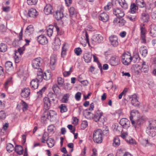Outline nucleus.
I'll return each mask as SVG.
<instances>
[{"mask_svg": "<svg viewBox=\"0 0 156 156\" xmlns=\"http://www.w3.org/2000/svg\"><path fill=\"white\" fill-rule=\"evenodd\" d=\"M14 149L15 151L18 154L21 155L23 154V147L21 146L16 145Z\"/></svg>", "mask_w": 156, "mask_h": 156, "instance_id": "cd10ccee", "label": "nucleus"}, {"mask_svg": "<svg viewBox=\"0 0 156 156\" xmlns=\"http://www.w3.org/2000/svg\"><path fill=\"white\" fill-rule=\"evenodd\" d=\"M38 42L42 45H45L48 43V40L46 36L43 35H41L37 37Z\"/></svg>", "mask_w": 156, "mask_h": 156, "instance_id": "6e6552de", "label": "nucleus"}, {"mask_svg": "<svg viewBox=\"0 0 156 156\" xmlns=\"http://www.w3.org/2000/svg\"><path fill=\"white\" fill-rule=\"evenodd\" d=\"M127 142L133 145L136 144V142L135 140L132 138L129 139V140H127Z\"/></svg>", "mask_w": 156, "mask_h": 156, "instance_id": "69168bd1", "label": "nucleus"}, {"mask_svg": "<svg viewBox=\"0 0 156 156\" xmlns=\"http://www.w3.org/2000/svg\"><path fill=\"white\" fill-rule=\"evenodd\" d=\"M5 66L7 70H9L10 69L12 68V64L10 61H7L5 63Z\"/></svg>", "mask_w": 156, "mask_h": 156, "instance_id": "c03bdc74", "label": "nucleus"}, {"mask_svg": "<svg viewBox=\"0 0 156 156\" xmlns=\"http://www.w3.org/2000/svg\"><path fill=\"white\" fill-rule=\"evenodd\" d=\"M136 2L137 5L140 8L144 7L146 5L144 0H136Z\"/></svg>", "mask_w": 156, "mask_h": 156, "instance_id": "72a5a7b5", "label": "nucleus"}, {"mask_svg": "<svg viewBox=\"0 0 156 156\" xmlns=\"http://www.w3.org/2000/svg\"><path fill=\"white\" fill-rule=\"evenodd\" d=\"M103 113L101 111L99 110L95 112L94 116L93 117L94 121L96 122L99 121Z\"/></svg>", "mask_w": 156, "mask_h": 156, "instance_id": "4468645a", "label": "nucleus"}, {"mask_svg": "<svg viewBox=\"0 0 156 156\" xmlns=\"http://www.w3.org/2000/svg\"><path fill=\"white\" fill-rule=\"evenodd\" d=\"M55 18L57 20H59L63 17L62 10L60 9L57 10L54 15Z\"/></svg>", "mask_w": 156, "mask_h": 156, "instance_id": "a211bd4d", "label": "nucleus"}, {"mask_svg": "<svg viewBox=\"0 0 156 156\" xmlns=\"http://www.w3.org/2000/svg\"><path fill=\"white\" fill-rule=\"evenodd\" d=\"M57 82L58 84L59 87H62L64 83V80L62 77H58Z\"/></svg>", "mask_w": 156, "mask_h": 156, "instance_id": "de8ad7c7", "label": "nucleus"}, {"mask_svg": "<svg viewBox=\"0 0 156 156\" xmlns=\"http://www.w3.org/2000/svg\"><path fill=\"white\" fill-rule=\"evenodd\" d=\"M119 123L124 128L127 129L129 126V122L126 118L121 119Z\"/></svg>", "mask_w": 156, "mask_h": 156, "instance_id": "9d476101", "label": "nucleus"}, {"mask_svg": "<svg viewBox=\"0 0 156 156\" xmlns=\"http://www.w3.org/2000/svg\"><path fill=\"white\" fill-rule=\"evenodd\" d=\"M51 77V75L49 73H44L43 74V79L45 80H49Z\"/></svg>", "mask_w": 156, "mask_h": 156, "instance_id": "3c124183", "label": "nucleus"}, {"mask_svg": "<svg viewBox=\"0 0 156 156\" xmlns=\"http://www.w3.org/2000/svg\"><path fill=\"white\" fill-rule=\"evenodd\" d=\"M6 115L4 110L0 111V119H4L6 117Z\"/></svg>", "mask_w": 156, "mask_h": 156, "instance_id": "6e6d98bb", "label": "nucleus"}, {"mask_svg": "<svg viewBox=\"0 0 156 156\" xmlns=\"http://www.w3.org/2000/svg\"><path fill=\"white\" fill-rule=\"evenodd\" d=\"M18 54V53L17 52H16L15 55L14 56L15 62L16 63H19L20 60V58L17 55Z\"/></svg>", "mask_w": 156, "mask_h": 156, "instance_id": "5fc2aeb1", "label": "nucleus"}, {"mask_svg": "<svg viewBox=\"0 0 156 156\" xmlns=\"http://www.w3.org/2000/svg\"><path fill=\"white\" fill-rule=\"evenodd\" d=\"M149 125L147 127H149L150 128H153L155 129L156 128V120H150L148 121Z\"/></svg>", "mask_w": 156, "mask_h": 156, "instance_id": "c85d7f7f", "label": "nucleus"}, {"mask_svg": "<svg viewBox=\"0 0 156 156\" xmlns=\"http://www.w3.org/2000/svg\"><path fill=\"white\" fill-rule=\"evenodd\" d=\"M120 144V140L118 137H116L114 138L113 140V145L115 147L119 146Z\"/></svg>", "mask_w": 156, "mask_h": 156, "instance_id": "79ce46f5", "label": "nucleus"}, {"mask_svg": "<svg viewBox=\"0 0 156 156\" xmlns=\"http://www.w3.org/2000/svg\"><path fill=\"white\" fill-rule=\"evenodd\" d=\"M102 131L100 129H97L94 131L93 140L94 142L96 143H101L102 142Z\"/></svg>", "mask_w": 156, "mask_h": 156, "instance_id": "f257e3e1", "label": "nucleus"}, {"mask_svg": "<svg viewBox=\"0 0 156 156\" xmlns=\"http://www.w3.org/2000/svg\"><path fill=\"white\" fill-rule=\"evenodd\" d=\"M147 120V118L144 117H141L137 119L135 121L134 120L131 121L132 124L135 128H139Z\"/></svg>", "mask_w": 156, "mask_h": 156, "instance_id": "20e7f679", "label": "nucleus"}, {"mask_svg": "<svg viewBox=\"0 0 156 156\" xmlns=\"http://www.w3.org/2000/svg\"><path fill=\"white\" fill-rule=\"evenodd\" d=\"M41 59L40 58H36L32 61V66L35 69H38V70L40 68V66L41 65Z\"/></svg>", "mask_w": 156, "mask_h": 156, "instance_id": "39448f33", "label": "nucleus"}, {"mask_svg": "<svg viewBox=\"0 0 156 156\" xmlns=\"http://www.w3.org/2000/svg\"><path fill=\"white\" fill-rule=\"evenodd\" d=\"M56 98H50L46 97L43 99L44 108L45 111L48 110L52 104L54 103Z\"/></svg>", "mask_w": 156, "mask_h": 156, "instance_id": "f03ea898", "label": "nucleus"}, {"mask_svg": "<svg viewBox=\"0 0 156 156\" xmlns=\"http://www.w3.org/2000/svg\"><path fill=\"white\" fill-rule=\"evenodd\" d=\"M132 60V57L131 56L130 53L128 52L124 53L122 56V63L125 65H127L130 63Z\"/></svg>", "mask_w": 156, "mask_h": 156, "instance_id": "7ed1b4c3", "label": "nucleus"}, {"mask_svg": "<svg viewBox=\"0 0 156 156\" xmlns=\"http://www.w3.org/2000/svg\"><path fill=\"white\" fill-rule=\"evenodd\" d=\"M53 11L52 7L50 5H47L44 7V12L47 15L51 14Z\"/></svg>", "mask_w": 156, "mask_h": 156, "instance_id": "f8f14e48", "label": "nucleus"}, {"mask_svg": "<svg viewBox=\"0 0 156 156\" xmlns=\"http://www.w3.org/2000/svg\"><path fill=\"white\" fill-rule=\"evenodd\" d=\"M81 93L80 92H77L75 95V98L77 101H79L80 99Z\"/></svg>", "mask_w": 156, "mask_h": 156, "instance_id": "0e129e2a", "label": "nucleus"}, {"mask_svg": "<svg viewBox=\"0 0 156 156\" xmlns=\"http://www.w3.org/2000/svg\"><path fill=\"white\" fill-rule=\"evenodd\" d=\"M34 31V29L33 26L30 25L27 28L25 32L27 35H30L33 33Z\"/></svg>", "mask_w": 156, "mask_h": 156, "instance_id": "a878e982", "label": "nucleus"}, {"mask_svg": "<svg viewBox=\"0 0 156 156\" xmlns=\"http://www.w3.org/2000/svg\"><path fill=\"white\" fill-rule=\"evenodd\" d=\"M48 97H47L48 98H56V95L55 94H54L52 93H50L48 95Z\"/></svg>", "mask_w": 156, "mask_h": 156, "instance_id": "338daca9", "label": "nucleus"}, {"mask_svg": "<svg viewBox=\"0 0 156 156\" xmlns=\"http://www.w3.org/2000/svg\"><path fill=\"white\" fill-rule=\"evenodd\" d=\"M54 126L53 125L49 126L48 127V131L49 133L54 132Z\"/></svg>", "mask_w": 156, "mask_h": 156, "instance_id": "680f3d73", "label": "nucleus"}, {"mask_svg": "<svg viewBox=\"0 0 156 156\" xmlns=\"http://www.w3.org/2000/svg\"><path fill=\"white\" fill-rule=\"evenodd\" d=\"M28 14L29 17L34 18L38 15V13L35 9L31 8L29 10Z\"/></svg>", "mask_w": 156, "mask_h": 156, "instance_id": "aec40b11", "label": "nucleus"}, {"mask_svg": "<svg viewBox=\"0 0 156 156\" xmlns=\"http://www.w3.org/2000/svg\"><path fill=\"white\" fill-rule=\"evenodd\" d=\"M83 58L86 62H89L92 58V55L88 53H85L83 56Z\"/></svg>", "mask_w": 156, "mask_h": 156, "instance_id": "bb28decb", "label": "nucleus"}, {"mask_svg": "<svg viewBox=\"0 0 156 156\" xmlns=\"http://www.w3.org/2000/svg\"><path fill=\"white\" fill-rule=\"evenodd\" d=\"M98 17L100 20L104 22H107L109 19V16L108 15L104 12L101 13Z\"/></svg>", "mask_w": 156, "mask_h": 156, "instance_id": "dca6fc26", "label": "nucleus"}, {"mask_svg": "<svg viewBox=\"0 0 156 156\" xmlns=\"http://www.w3.org/2000/svg\"><path fill=\"white\" fill-rule=\"evenodd\" d=\"M118 2L123 9H127L128 5L125 0H118Z\"/></svg>", "mask_w": 156, "mask_h": 156, "instance_id": "c756f323", "label": "nucleus"}, {"mask_svg": "<svg viewBox=\"0 0 156 156\" xmlns=\"http://www.w3.org/2000/svg\"><path fill=\"white\" fill-rule=\"evenodd\" d=\"M139 112L137 110H133L131 111L130 116V119L131 121L133 120V117L135 116L136 114H138Z\"/></svg>", "mask_w": 156, "mask_h": 156, "instance_id": "f704fd0d", "label": "nucleus"}, {"mask_svg": "<svg viewBox=\"0 0 156 156\" xmlns=\"http://www.w3.org/2000/svg\"><path fill=\"white\" fill-rule=\"evenodd\" d=\"M150 35L153 37H156V27L155 26L151 28L150 30Z\"/></svg>", "mask_w": 156, "mask_h": 156, "instance_id": "2f4dec72", "label": "nucleus"}, {"mask_svg": "<svg viewBox=\"0 0 156 156\" xmlns=\"http://www.w3.org/2000/svg\"><path fill=\"white\" fill-rule=\"evenodd\" d=\"M72 67H71L70 68L69 70L68 71H65L63 73V76L64 77H66L68 76H69L71 73L72 72Z\"/></svg>", "mask_w": 156, "mask_h": 156, "instance_id": "e2e57ef3", "label": "nucleus"}, {"mask_svg": "<svg viewBox=\"0 0 156 156\" xmlns=\"http://www.w3.org/2000/svg\"><path fill=\"white\" fill-rule=\"evenodd\" d=\"M138 9L137 6L135 3L131 4L130 6V10L132 13H135L136 11Z\"/></svg>", "mask_w": 156, "mask_h": 156, "instance_id": "a19ab883", "label": "nucleus"}, {"mask_svg": "<svg viewBox=\"0 0 156 156\" xmlns=\"http://www.w3.org/2000/svg\"><path fill=\"white\" fill-rule=\"evenodd\" d=\"M70 15L71 17H76L77 14V11L73 7H71L69 9Z\"/></svg>", "mask_w": 156, "mask_h": 156, "instance_id": "393cba45", "label": "nucleus"}, {"mask_svg": "<svg viewBox=\"0 0 156 156\" xmlns=\"http://www.w3.org/2000/svg\"><path fill=\"white\" fill-rule=\"evenodd\" d=\"M92 40L93 43L95 44L101 43L103 41V37L101 35L96 34L93 36Z\"/></svg>", "mask_w": 156, "mask_h": 156, "instance_id": "0eeeda50", "label": "nucleus"}, {"mask_svg": "<svg viewBox=\"0 0 156 156\" xmlns=\"http://www.w3.org/2000/svg\"><path fill=\"white\" fill-rule=\"evenodd\" d=\"M67 46V44H64L62 47V50L61 52V55L62 56V57L63 58L64 57V56L66 55Z\"/></svg>", "mask_w": 156, "mask_h": 156, "instance_id": "e433bc0d", "label": "nucleus"}, {"mask_svg": "<svg viewBox=\"0 0 156 156\" xmlns=\"http://www.w3.org/2000/svg\"><path fill=\"white\" fill-rule=\"evenodd\" d=\"M54 28H55L57 33H58L59 29L57 26H55V27H54L52 25H50L47 28V34L48 36L51 37L52 35V34L53 33V29Z\"/></svg>", "mask_w": 156, "mask_h": 156, "instance_id": "423d86ee", "label": "nucleus"}, {"mask_svg": "<svg viewBox=\"0 0 156 156\" xmlns=\"http://www.w3.org/2000/svg\"><path fill=\"white\" fill-rule=\"evenodd\" d=\"M140 34H145L146 32V30L144 27V24H141L140 26Z\"/></svg>", "mask_w": 156, "mask_h": 156, "instance_id": "8fccbe9b", "label": "nucleus"}, {"mask_svg": "<svg viewBox=\"0 0 156 156\" xmlns=\"http://www.w3.org/2000/svg\"><path fill=\"white\" fill-rule=\"evenodd\" d=\"M140 52L142 56L144 57H145L147 53V50L144 48V46L141 47L140 49Z\"/></svg>", "mask_w": 156, "mask_h": 156, "instance_id": "4c0bfd02", "label": "nucleus"}, {"mask_svg": "<svg viewBox=\"0 0 156 156\" xmlns=\"http://www.w3.org/2000/svg\"><path fill=\"white\" fill-rule=\"evenodd\" d=\"M131 99V103L132 104L135 106H138L139 105L138 101L137 99V97L136 95H133L130 98Z\"/></svg>", "mask_w": 156, "mask_h": 156, "instance_id": "4be33fe9", "label": "nucleus"}, {"mask_svg": "<svg viewBox=\"0 0 156 156\" xmlns=\"http://www.w3.org/2000/svg\"><path fill=\"white\" fill-rule=\"evenodd\" d=\"M7 49V47L6 44L3 43L0 44V51L2 52H5Z\"/></svg>", "mask_w": 156, "mask_h": 156, "instance_id": "ea45409f", "label": "nucleus"}, {"mask_svg": "<svg viewBox=\"0 0 156 156\" xmlns=\"http://www.w3.org/2000/svg\"><path fill=\"white\" fill-rule=\"evenodd\" d=\"M37 76L35 79L39 82H41L43 79V73L42 72L41 69H39L37 73Z\"/></svg>", "mask_w": 156, "mask_h": 156, "instance_id": "412c9836", "label": "nucleus"}, {"mask_svg": "<svg viewBox=\"0 0 156 156\" xmlns=\"http://www.w3.org/2000/svg\"><path fill=\"white\" fill-rule=\"evenodd\" d=\"M38 81L36 79H34L32 80L30 83V86L33 90L37 89L38 86Z\"/></svg>", "mask_w": 156, "mask_h": 156, "instance_id": "5701e85b", "label": "nucleus"}, {"mask_svg": "<svg viewBox=\"0 0 156 156\" xmlns=\"http://www.w3.org/2000/svg\"><path fill=\"white\" fill-rule=\"evenodd\" d=\"M113 12L114 14L117 17H122L125 15L123 11L119 9H114Z\"/></svg>", "mask_w": 156, "mask_h": 156, "instance_id": "ddd939ff", "label": "nucleus"}, {"mask_svg": "<svg viewBox=\"0 0 156 156\" xmlns=\"http://www.w3.org/2000/svg\"><path fill=\"white\" fill-rule=\"evenodd\" d=\"M47 143L48 146L50 148L52 147L55 144V141L53 139L49 138L47 141Z\"/></svg>", "mask_w": 156, "mask_h": 156, "instance_id": "473e14b6", "label": "nucleus"}, {"mask_svg": "<svg viewBox=\"0 0 156 156\" xmlns=\"http://www.w3.org/2000/svg\"><path fill=\"white\" fill-rule=\"evenodd\" d=\"M6 149L8 152L10 153L12 152L14 149L13 145L10 143L7 144Z\"/></svg>", "mask_w": 156, "mask_h": 156, "instance_id": "58836bf2", "label": "nucleus"}, {"mask_svg": "<svg viewBox=\"0 0 156 156\" xmlns=\"http://www.w3.org/2000/svg\"><path fill=\"white\" fill-rule=\"evenodd\" d=\"M146 132L148 135L152 137L156 135V129L150 128L149 127H147Z\"/></svg>", "mask_w": 156, "mask_h": 156, "instance_id": "f3484780", "label": "nucleus"}, {"mask_svg": "<svg viewBox=\"0 0 156 156\" xmlns=\"http://www.w3.org/2000/svg\"><path fill=\"white\" fill-rule=\"evenodd\" d=\"M21 104L22 106V109L23 111H26L28 108V106L27 103L23 100L21 101Z\"/></svg>", "mask_w": 156, "mask_h": 156, "instance_id": "a18cd8bd", "label": "nucleus"}, {"mask_svg": "<svg viewBox=\"0 0 156 156\" xmlns=\"http://www.w3.org/2000/svg\"><path fill=\"white\" fill-rule=\"evenodd\" d=\"M30 94V90L29 88H24L22 91L21 96L23 98L28 97Z\"/></svg>", "mask_w": 156, "mask_h": 156, "instance_id": "6ab92c4d", "label": "nucleus"}, {"mask_svg": "<svg viewBox=\"0 0 156 156\" xmlns=\"http://www.w3.org/2000/svg\"><path fill=\"white\" fill-rule=\"evenodd\" d=\"M59 86L57 84H55L53 85L52 87L53 90L55 94L57 93L58 92L59 89Z\"/></svg>", "mask_w": 156, "mask_h": 156, "instance_id": "864d4df0", "label": "nucleus"}, {"mask_svg": "<svg viewBox=\"0 0 156 156\" xmlns=\"http://www.w3.org/2000/svg\"><path fill=\"white\" fill-rule=\"evenodd\" d=\"M109 39L111 44L113 46L117 47L118 45V38L116 36H111Z\"/></svg>", "mask_w": 156, "mask_h": 156, "instance_id": "1a4fd4ad", "label": "nucleus"}, {"mask_svg": "<svg viewBox=\"0 0 156 156\" xmlns=\"http://www.w3.org/2000/svg\"><path fill=\"white\" fill-rule=\"evenodd\" d=\"M38 0H27V3L29 5H35L37 3Z\"/></svg>", "mask_w": 156, "mask_h": 156, "instance_id": "13d9d810", "label": "nucleus"}, {"mask_svg": "<svg viewBox=\"0 0 156 156\" xmlns=\"http://www.w3.org/2000/svg\"><path fill=\"white\" fill-rule=\"evenodd\" d=\"M132 59L135 62L137 61V60H139L140 59V58L139 57V55L137 53H136L132 57Z\"/></svg>", "mask_w": 156, "mask_h": 156, "instance_id": "603ef678", "label": "nucleus"}, {"mask_svg": "<svg viewBox=\"0 0 156 156\" xmlns=\"http://www.w3.org/2000/svg\"><path fill=\"white\" fill-rule=\"evenodd\" d=\"M69 97V94H65L62 99V102L64 103H66L68 101Z\"/></svg>", "mask_w": 156, "mask_h": 156, "instance_id": "09e8293b", "label": "nucleus"}, {"mask_svg": "<svg viewBox=\"0 0 156 156\" xmlns=\"http://www.w3.org/2000/svg\"><path fill=\"white\" fill-rule=\"evenodd\" d=\"M141 39V42L143 43H145L146 42V36L145 34H140Z\"/></svg>", "mask_w": 156, "mask_h": 156, "instance_id": "774afa93", "label": "nucleus"}, {"mask_svg": "<svg viewBox=\"0 0 156 156\" xmlns=\"http://www.w3.org/2000/svg\"><path fill=\"white\" fill-rule=\"evenodd\" d=\"M48 135L47 133L45 132L43 134L41 139V142L45 143V141H47L49 139Z\"/></svg>", "mask_w": 156, "mask_h": 156, "instance_id": "c9c22d12", "label": "nucleus"}, {"mask_svg": "<svg viewBox=\"0 0 156 156\" xmlns=\"http://www.w3.org/2000/svg\"><path fill=\"white\" fill-rule=\"evenodd\" d=\"M88 126V123L86 121H83L81 124V128L84 129Z\"/></svg>", "mask_w": 156, "mask_h": 156, "instance_id": "052dcab7", "label": "nucleus"}, {"mask_svg": "<svg viewBox=\"0 0 156 156\" xmlns=\"http://www.w3.org/2000/svg\"><path fill=\"white\" fill-rule=\"evenodd\" d=\"M56 115V113L53 110H50L47 113L46 115H44L42 117V120H44L43 118L49 119L53 117L55 115Z\"/></svg>", "mask_w": 156, "mask_h": 156, "instance_id": "2eb2a0df", "label": "nucleus"}, {"mask_svg": "<svg viewBox=\"0 0 156 156\" xmlns=\"http://www.w3.org/2000/svg\"><path fill=\"white\" fill-rule=\"evenodd\" d=\"M12 77H10L9 78L5 83L4 84V87L5 89H7L8 88V85L10 84L12 82Z\"/></svg>", "mask_w": 156, "mask_h": 156, "instance_id": "49530a36", "label": "nucleus"}, {"mask_svg": "<svg viewBox=\"0 0 156 156\" xmlns=\"http://www.w3.org/2000/svg\"><path fill=\"white\" fill-rule=\"evenodd\" d=\"M126 23V21L123 19L119 18L118 22V24L120 26H124Z\"/></svg>", "mask_w": 156, "mask_h": 156, "instance_id": "bf43d9fd", "label": "nucleus"}, {"mask_svg": "<svg viewBox=\"0 0 156 156\" xmlns=\"http://www.w3.org/2000/svg\"><path fill=\"white\" fill-rule=\"evenodd\" d=\"M118 58L115 57H112L111 58L110 62L112 66H116L118 64Z\"/></svg>", "mask_w": 156, "mask_h": 156, "instance_id": "7c9ffc66", "label": "nucleus"}, {"mask_svg": "<svg viewBox=\"0 0 156 156\" xmlns=\"http://www.w3.org/2000/svg\"><path fill=\"white\" fill-rule=\"evenodd\" d=\"M59 108L60 109V112L61 113H63L66 112L67 111V108L66 105L64 104L61 105Z\"/></svg>", "mask_w": 156, "mask_h": 156, "instance_id": "37998d69", "label": "nucleus"}, {"mask_svg": "<svg viewBox=\"0 0 156 156\" xmlns=\"http://www.w3.org/2000/svg\"><path fill=\"white\" fill-rule=\"evenodd\" d=\"M141 19L144 22H147L149 19L148 14L146 12L142 13L141 14Z\"/></svg>", "mask_w": 156, "mask_h": 156, "instance_id": "b1692460", "label": "nucleus"}, {"mask_svg": "<svg viewBox=\"0 0 156 156\" xmlns=\"http://www.w3.org/2000/svg\"><path fill=\"white\" fill-rule=\"evenodd\" d=\"M74 52L77 55L79 56L81 54L82 50L80 48H77L74 49Z\"/></svg>", "mask_w": 156, "mask_h": 156, "instance_id": "4d7b16f0", "label": "nucleus"}, {"mask_svg": "<svg viewBox=\"0 0 156 156\" xmlns=\"http://www.w3.org/2000/svg\"><path fill=\"white\" fill-rule=\"evenodd\" d=\"M57 60V57L56 55H53L51 56L50 60V64L51 65V68L52 70H54L55 69L54 66L55 65Z\"/></svg>", "mask_w": 156, "mask_h": 156, "instance_id": "9b49d317", "label": "nucleus"}]
</instances>
